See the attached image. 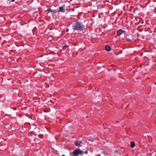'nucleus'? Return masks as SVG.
Returning <instances> with one entry per match:
<instances>
[{
  "label": "nucleus",
  "mask_w": 156,
  "mask_h": 156,
  "mask_svg": "<svg viewBox=\"0 0 156 156\" xmlns=\"http://www.w3.org/2000/svg\"><path fill=\"white\" fill-rule=\"evenodd\" d=\"M74 29L80 31L83 30L84 29V26L80 23L78 22L74 26Z\"/></svg>",
  "instance_id": "1"
},
{
  "label": "nucleus",
  "mask_w": 156,
  "mask_h": 156,
  "mask_svg": "<svg viewBox=\"0 0 156 156\" xmlns=\"http://www.w3.org/2000/svg\"><path fill=\"white\" fill-rule=\"evenodd\" d=\"M84 153L83 151L80 150L79 149H76L73 152V153L75 155H77L80 154H83Z\"/></svg>",
  "instance_id": "2"
},
{
  "label": "nucleus",
  "mask_w": 156,
  "mask_h": 156,
  "mask_svg": "<svg viewBox=\"0 0 156 156\" xmlns=\"http://www.w3.org/2000/svg\"><path fill=\"white\" fill-rule=\"evenodd\" d=\"M117 34L118 36H120L122 34H124L125 33V31L122 30H118L117 32Z\"/></svg>",
  "instance_id": "3"
},
{
  "label": "nucleus",
  "mask_w": 156,
  "mask_h": 156,
  "mask_svg": "<svg viewBox=\"0 0 156 156\" xmlns=\"http://www.w3.org/2000/svg\"><path fill=\"white\" fill-rule=\"evenodd\" d=\"M82 144V142L81 141H76L75 142V145L78 147H80L81 146V144Z\"/></svg>",
  "instance_id": "4"
},
{
  "label": "nucleus",
  "mask_w": 156,
  "mask_h": 156,
  "mask_svg": "<svg viewBox=\"0 0 156 156\" xmlns=\"http://www.w3.org/2000/svg\"><path fill=\"white\" fill-rule=\"evenodd\" d=\"M105 50L106 51H108L111 50V48L108 46H106L105 47Z\"/></svg>",
  "instance_id": "5"
},
{
  "label": "nucleus",
  "mask_w": 156,
  "mask_h": 156,
  "mask_svg": "<svg viewBox=\"0 0 156 156\" xmlns=\"http://www.w3.org/2000/svg\"><path fill=\"white\" fill-rule=\"evenodd\" d=\"M58 12H64L65 10L62 7H61L59 8V10L58 11Z\"/></svg>",
  "instance_id": "6"
},
{
  "label": "nucleus",
  "mask_w": 156,
  "mask_h": 156,
  "mask_svg": "<svg viewBox=\"0 0 156 156\" xmlns=\"http://www.w3.org/2000/svg\"><path fill=\"white\" fill-rule=\"evenodd\" d=\"M130 146L132 148H134L135 146V144L133 142H132L131 143Z\"/></svg>",
  "instance_id": "7"
},
{
  "label": "nucleus",
  "mask_w": 156,
  "mask_h": 156,
  "mask_svg": "<svg viewBox=\"0 0 156 156\" xmlns=\"http://www.w3.org/2000/svg\"><path fill=\"white\" fill-rule=\"evenodd\" d=\"M52 11L51 9H49L46 11V12H47L48 13H49L50 12Z\"/></svg>",
  "instance_id": "8"
},
{
  "label": "nucleus",
  "mask_w": 156,
  "mask_h": 156,
  "mask_svg": "<svg viewBox=\"0 0 156 156\" xmlns=\"http://www.w3.org/2000/svg\"><path fill=\"white\" fill-rule=\"evenodd\" d=\"M114 153H118L119 154V155H120V153H118V151L117 150H115L114 151Z\"/></svg>",
  "instance_id": "9"
},
{
  "label": "nucleus",
  "mask_w": 156,
  "mask_h": 156,
  "mask_svg": "<svg viewBox=\"0 0 156 156\" xmlns=\"http://www.w3.org/2000/svg\"><path fill=\"white\" fill-rule=\"evenodd\" d=\"M140 47H141L140 48V49H142L144 48V47L141 45H140Z\"/></svg>",
  "instance_id": "10"
},
{
  "label": "nucleus",
  "mask_w": 156,
  "mask_h": 156,
  "mask_svg": "<svg viewBox=\"0 0 156 156\" xmlns=\"http://www.w3.org/2000/svg\"><path fill=\"white\" fill-rule=\"evenodd\" d=\"M84 153L85 154H87L88 153V151H85Z\"/></svg>",
  "instance_id": "11"
},
{
  "label": "nucleus",
  "mask_w": 156,
  "mask_h": 156,
  "mask_svg": "<svg viewBox=\"0 0 156 156\" xmlns=\"http://www.w3.org/2000/svg\"><path fill=\"white\" fill-rule=\"evenodd\" d=\"M40 136V137L41 138H42V135H39L38 136Z\"/></svg>",
  "instance_id": "12"
},
{
  "label": "nucleus",
  "mask_w": 156,
  "mask_h": 156,
  "mask_svg": "<svg viewBox=\"0 0 156 156\" xmlns=\"http://www.w3.org/2000/svg\"><path fill=\"white\" fill-rule=\"evenodd\" d=\"M69 29H67L66 31V32H68L69 31Z\"/></svg>",
  "instance_id": "13"
},
{
  "label": "nucleus",
  "mask_w": 156,
  "mask_h": 156,
  "mask_svg": "<svg viewBox=\"0 0 156 156\" xmlns=\"http://www.w3.org/2000/svg\"><path fill=\"white\" fill-rule=\"evenodd\" d=\"M139 27H138V28H137V30H139Z\"/></svg>",
  "instance_id": "14"
},
{
  "label": "nucleus",
  "mask_w": 156,
  "mask_h": 156,
  "mask_svg": "<svg viewBox=\"0 0 156 156\" xmlns=\"http://www.w3.org/2000/svg\"><path fill=\"white\" fill-rule=\"evenodd\" d=\"M11 1L12 2H14V1H15V0H11Z\"/></svg>",
  "instance_id": "15"
},
{
  "label": "nucleus",
  "mask_w": 156,
  "mask_h": 156,
  "mask_svg": "<svg viewBox=\"0 0 156 156\" xmlns=\"http://www.w3.org/2000/svg\"><path fill=\"white\" fill-rule=\"evenodd\" d=\"M37 138H35V139H34V140H35V141H36V140H37Z\"/></svg>",
  "instance_id": "16"
},
{
  "label": "nucleus",
  "mask_w": 156,
  "mask_h": 156,
  "mask_svg": "<svg viewBox=\"0 0 156 156\" xmlns=\"http://www.w3.org/2000/svg\"><path fill=\"white\" fill-rule=\"evenodd\" d=\"M39 149H37V151H39Z\"/></svg>",
  "instance_id": "17"
},
{
  "label": "nucleus",
  "mask_w": 156,
  "mask_h": 156,
  "mask_svg": "<svg viewBox=\"0 0 156 156\" xmlns=\"http://www.w3.org/2000/svg\"><path fill=\"white\" fill-rule=\"evenodd\" d=\"M52 12H56L54 11H52Z\"/></svg>",
  "instance_id": "18"
},
{
  "label": "nucleus",
  "mask_w": 156,
  "mask_h": 156,
  "mask_svg": "<svg viewBox=\"0 0 156 156\" xmlns=\"http://www.w3.org/2000/svg\"><path fill=\"white\" fill-rule=\"evenodd\" d=\"M62 156H65V155H62Z\"/></svg>",
  "instance_id": "19"
},
{
  "label": "nucleus",
  "mask_w": 156,
  "mask_h": 156,
  "mask_svg": "<svg viewBox=\"0 0 156 156\" xmlns=\"http://www.w3.org/2000/svg\"><path fill=\"white\" fill-rule=\"evenodd\" d=\"M127 41H129V40L128 39H127Z\"/></svg>",
  "instance_id": "20"
},
{
  "label": "nucleus",
  "mask_w": 156,
  "mask_h": 156,
  "mask_svg": "<svg viewBox=\"0 0 156 156\" xmlns=\"http://www.w3.org/2000/svg\"><path fill=\"white\" fill-rule=\"evenodd\" d=\"M86 117H87H87H88V116H86Z\"/></svg>",
  "instance_id": "21"
},
{
  "label": "nucleus",
  "mask_w": 156,
  "mask_h": 156,
  "mask_svg": "<svg viewBox=\"0 0 156 156\" xmlns=\"http://www.w3.org/2000/svg\"><path fill=\"white\" fill-rule=\"evenodd\" d=\"M8 1H9V0H7Z\"/></svg>",
  "instance_id": "22"
},
{
  "label": "nucleus",
  "mask_w": 156,
  "mask_h": 156,
  "mask_svg": "<svg viewBox=\"0 0 156 156\" xmlns=\"http://www.w3.org/2000/svg\"><path fill=\"white\" fill-rule=\"evenodd\" d=\"M153 156H154V155H153Z\"/></svg>",
  "instance_id": "23"
}]
</instances>
